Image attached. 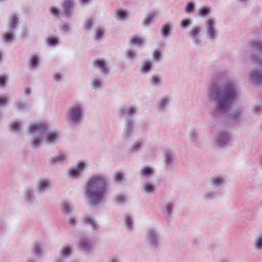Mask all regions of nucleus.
I'll return each mask as SVG.
<instances>
[{"instance_id":"nucleus-1","label":"nucleus","mask_w":262,"mask_h":262,"mask_svg":"<svg viewBox=\"0 0 262 262\" xmlns=\"http://www.w3.org/2000/svg\"><path fill=\"white\" fill-rule=\"evenodd\" d=\"M207 98L220 114H225L230 109L238 96L236 80H228L221 84H212L207 91Z\"/></svg>"},{"instance_id":"nucleus-2","label":"nucleus","mask_w":262,"mask_h":262,"mask_svg":"<svg viewBox=\"0 0 262 262\" xmlns=\"http://www.w3.org/2000/svg\"><path fill=\"white\" fill-rule=\"evenodd\" d=\"M47 125L44 123L36 122L31 124L28 129L31 137V147L38 148L41 145L46 144L54 145L60 140V134L56 130L45 133Z\"/></svg>"},{"instance_id":"nucleus-3","label":"nucleus","mask_w":262,"mask_h":262,"mask_svg":"<svg viewBox=\"0 0 262 262\" xmlns=\"http://www.w3.org/2000/svg\"><path fill=\"white\" fill-rule=\"evenodd\" d=\"M107 182L101 174H96L89 178L85 186V194L93 206L101 204L105 196Z\"/></svg>"},{"instance_id":"nucleus-4","label":"nucleus","mask_w":262,"mask_h":262,"mask_svg":"<svg viewBox=\"0 0 262 262\" xmlns=\"http://www.w3.org/2000/svg\"><path fill=\"white\" fill-rule=\"evenodd\" d=\"M84 112L85 109L83 104H73L69 107L67 112V121L72 126H78L82 122Z\"/></svg>"},{"instance_id":"nucleus-5","label":"nucleus","mask_w":262,"mask_h":262,"mask_svg":"<svg viewBox=\"0 0 262 262\" xmlns=\"http://www.w3.org/2000/svg\"><path fill=\"white\" fill-rule=\"evenodd\" d=\"M213 140L216 145L221 148H224L230 145L232 142V137L227 130L220 129L215 132Z\"/></svg>"},{"instance_id":"nucleus-6","label":"nucleus","mask_w":262,"mask_h":262,"mask_svg":"<svg viewBox=\"0 0 262 262\" xmlns=\"http://www.w3.org/2000/svg\"><path fill=\"white\" fill-rule=\"evenodd\" d=\"M18 24V18L16 14H12L9 17L8 30L3 35L4 41L6 43L11 42L14 37V33Z\"/></svg>"},{"instance_id":"nucleus-7","label":"nucleus","mask_w":262,"mask_h":262,"mask_svg":"<svg viewBox=\"0 0 262 262\" xmlns=\"http://www.w3.org/2000/svg\"><path fill=\"white\" fill-rule=\"evenodd\" d=\"M88 166V162L84 161H80L75 166L68 169L67 175L71 179H79L81 177L82 173L86 170Z\"/></svg>"},{"instance_id":"nucleus-8","label":"nucleus","mask_w":262,"mask_h":262,"mask_svg":"<svg viewBox=\"0 0 262 262\" xmlns=\"http://www.w3.org/2000/svg\"><path fill=\"white\" fill-rule=\"evenodd\" d=\"M146 243L152 248L158 247L160 243V235L158 230L155 228H149L146 234Z\"/></svg>"},{"instance_id":"nucleus-9","label":"nucleus","mask_w":262,"mask_h":262,"mask_svg":"<svg viewBox=\"0 0 262 262\" xmlns=\"http://www.w3.org/2000/svg\"><path fill=\"white\" fill-rule=\"evenodd\" d=\"M205 27L206 37L210 40H214L218 35L215 19L213 18L207 19L205 21Z\"/></svg>"},{"instance_id":"nucleus-10","label":"nucleus","mask_w":262,"mask_h":262,"mask_svg":"<svg viewBox=\"0 0 262 262\" xmlns=\"http://www.w3.org/2000/svg\"><path fill=\"white\" fill-rule=\"evenodd\" d=\"M137 128L133 118L125 117L122 138L128 139L132 137Z\"/></svg>"},{"instance_id":"nucleus-11","label":"nucleus","mask_w":262,"mask_h":262,"mask_svg":"<svg viewBox=\"0 0 262 262\" xmlns=\"http://www.w3.org/2000/svg\"><path fill=\"white\" fill-rule=\"evenodd\" d=\"M70 156L66 151H60L56 154L49 160V163L52 165H62L68 162Z\"/></svg>"},{"instance_id":"nucleus-12","label":"nucleus","mask_w":262,"mask_h":262,"mask_svg":"<svg viewBox=\"0 0 262 262\" xmlns=\"http://www.w3.org/2000/svg\"><path fill=\"white\" fill-rule=\"evenodd\" d=\"M51 182L48 178H39L36 185V190L39 194H44L50 190Z\"/></svg>"},{"instance_id":"nucleus-13","label":"nucleus","mask_w":262,"mask_h":262,"mask_svg":"<svg viewBox=\"0 0 262 262\" xmlns=\"http://www.w3.org/2000/svg\"><path fill=\"white\" fill-rule=\"evenodd\" d=\"M82 222L84 225L89 226L93 232L100 231V227L92 215L89 213L84 214Z\"/></svg>"},{"instance_id":"nucleus-14","label":"nucleus","mask_w":262,"mask_h":262,"mask_svg":"<svg viewBox=\"0 0 262 262\" xmlns=\"http://www.w3.org/2000/svg\"><path fill=\"white\" fill-rule=\"evenodd\" d=\"M62 7V12L61 14L66 18H71L73 15L74 2L72 0H64Z\"/></svg>"},{"instance_id":"nucleus-15","label":"nucleus","mask_w":262,"mask_h":262,"mask_svg":"<svg viewBox=\"0 0 262 262\" xmlns=\"http://www.w3.org/2000/svg\"><path fill=\"white\" fill-rule=\"evenodd\" d=\"M202 28L200 26L193 27L188 33V35L191 38L193 42L199 45L201 42V33Z\"/></svg>"},{"instance_id":"nucleus-16","label":"nucleus","mask_w":262,"mask_h":262,"mask_svg":"<svg viewBox=\"0 0 262 262\" xmlns=\"http://www.w3.org/2000/svg\"><path fill=\"white\" fill-rule=\"evenodd\" d=\"M93 66L98 69L102 75L105 76L108 73V64L105 60L102 59H97L94 61Z\"/></svg>"},{"instance_id":"nucleus-17","label":"nucleus","mask_w":262,"mask_h":262,"mask_svg":"<svg viewBox=\"0 0 262 262\" xmlns=\"http://www.w3.org/2000/svg\"><path fill=\"white\" fill-rule=\"evenodd\" d=\"M91 85L95 91L101 90L103 86V80L101 76L93 75L91 79Z\"/></svg>"},{"instance_id":"nucleus-18","label":"nucleus","mask_w":262,"mask_h":262,"mask_svg":"<svg viewBox=\"0 0 262 262\" xmlns=\"http://www.w3.org/2000/svg\"><path fill=\"white\" fill-rule=\"evenodd\" d=\"M138 108L136 105H131L127 108H121L119 110V113L123 116L133 118L132 117L137 113Z\"/></svg>"},{"instance_id":"nucleus-19","label":"nucleus","mask_w":262,"mask_h":262,"mask_svg":"<svg viewBox=\"0 0 262 262\" xmlns=\"http://www.w3.org/2000/svg\"><path fill=\"white\" fill-rule=\"evenodd\" d=\"M249 79L252 83L260 84L262 83V73L257 70H253L249 73Z\"/></svg>"},{"instance_id":"nucleus-20","label":"nucleus","mask_w":262,"mask_h":262,"mask_svg":"<svg viewBox=\"0 0 262 262\" xmlns=\"http://www.w3.org/2000/svg\"><path fill=\"white\" fill-rule=\"evenodd\" d=\"M173 25L170 22L164 24L161 28V34L163 38H168L172 31Z\"/></svg>"},{"instance_id":"nucleus-21","label":"nucleus","mask_w":262,"mask_h":262,"mask_svg":"<svg viewBox=\"0 0 262 262\" xmlns=\"http://www.w3.org/2000/svg\"><path fill=\"white\" fill-rule=\"evenodd\" d=\"M149 83L154 87H160L163 84L162 76L159 74H154L149 79Z\"/></svg>"},{"instance_id":"nucleus-22","label":"nucleus","mask_w":262,"mask_h":262,"mask_svg":"<svg viewBox=\"0 0 262 262\" xmlns=\"http://www.w3.org/2000/svg\"><path fill=\"white\" fill-rule=\"evenodd\" d=\"M170 102L169 98L167 96H164L160 98L157 103L158 110L161 112H164L167 110Z\"/></svg>"},{"instance_id":"nucleus-23","label":"nucleus","mask_w":262,"mask_h":262,"mask_svg":"<svg viewBox=\"0 0 262 262\" xmlns=\"http://www.w3.org/2000/svg\"><path fill=\"white\" fill-rule=\"evenodd\" d=\"M155 173L154 167L149 166H144L140 170L139 174L141 177L149 178Z\"/></svg>"},{"instance_id":"nucleus-24","label":"nucleus","mask_w":262,"mask_h":262,"mask_svg":"<svg viewBox=\"0 0 262 262\" xmlns=\"http://www.w3.org/2000/svg\"><path fill=\"white\" fill-rule=\"evenodd\" d=\"M124 224L126 230L128 232H133L135 229V225L133 218L130 215H126L124 217Z\"/></svg>"},{"instance_id":"nucleus-25","label":"nucleus","mask_w":262,"mask_h":262,"mask_svg":"<svg viewBox=\"0 0 262 262\" xmlns=\"http://www.w3.org/2000/svg\"><path fill=\"white\" fill-rule=\"evenodd\" d=\"M145 140L140 139L135 141L130 147V151L132 153L136 154L141 150L144 145Z\"/></svg>"},{"instance_id":"nucleus-26","label":"nucleus","mask_w":262,"mask_h":262,"mask_svg":"<svg viewBox=\"0 0 262 262\" xmlns=\"http://www.w3.org/2000/svg\"><path fill=\"white\" fill-rule=\"evenodd\" d=\"M40 59L39 54H32L29 61V66L30 68L36 69L38 68L39 62Z\"/></svg>"},{"instance_id":"nucleus-27","label":"nucleus","mask_w":262,"mask_h":262,"mask_svg":"<svg viewBox=\"0 0 262 262\" xmlns=\"http://www.w3.org/2000/svg\"><path fill=\"white\" fill-rule=\"evenodd\" d=\"M243 115V112L241 109L233 111L230 115V121L232 123H235L239 121Z\"/></svg>"},{"instance_id":"nucleus-28","label":"nucleus","mask_w":262,"mask_h":262,"mask_svg":"<svg viewBox=\"0 0 262 262\" xmlns=\"http://www.w3.org/2000/svg\"><path fill=\"white\" fill-rule=\"evenodd\" d=\"M125 54L126 58L130 62H135L138 59V53L132 49H127Z\"/></svg>"},{"instance_id":"nucleus-29","label":"nucleus","mask_w":262,"mask_h":262,"mask_svg":"<svg viewBox=\"0 0 262 262\" xmlns=\"http://www.w3.org/2000/svg\"><path fill=\"white\" fill-rule=\"evenodd\" d=\"M91 241L88 238H81L78 243V245L80 249L84 251L89 252L91 248Z\"/></svg>"},{"instance_id":"nucleus-30","label":"nucleus","mask_w":262,"mask_h":262,"mask_svg":"<svg viewBox=\"0 0 262 262\" xmlns=\"http://www.w3.org/2000/svg\"><path fill=\"white\" fill-rule=\"evenodd\" d=\"M61 209L63 214L69 215L74 210V206L71 203L63 202L61 203Z\"/></svg>"},{"instance_id":"nucleus-31","label":"nucleus","mask_w":262,"mask_h":262,"mask_svg":"<svg viewBox=\"0 0 262 262\" xmlns=\"http://www.w3.org/2000/svg\"><path fill=\"white\" fill-rule=\"evenodd\" d=\"M73 252L72 248L70 246H63L59 251V256L61 258H67Z\"/></svg>"},{"instance_id":"nucleus-32","label":"nucleus","mask_w":262,"mask_h":262,"mask_svg":"<svg viewBox=\"0 0 262 262\" xmlns=\"http://www.w3.org/2000/svg\"><path fill=\"white\" fill-rule=\"evenodd\" d=\"M156 185L151 182H147L143 186L144 192L147 194H154L156 192Z\"/></svg>"},{"instance_id":"nucleus-33","label":"nucleus","mask_w":262,"mask_h":262,"mask_svg":"<svg viewBox=\"0 0 262 262\" xmlns=\"http://www.w3.org/2000/svg\"><path fill=\"white\" fill-rule=\"evenodd\" d=\"M32 249L34 254L36 257L40 256L45 252L42 244L40 242L35 243L33 246Z\"/></svg>"},{"instance_id":"nucleus-34","label":"nucleus","mask_w":262,"mask_h":262,"mask_svg":"<svg viewBox=\"0 0 262 262\" xmlns=\"http://www.w3.org/2000/svg\"><path fill=\"white\" fill-rule=\"evenodd\" d=\"M47 45L51 48H55L60 44L59 37L55 36H50L46 38Z\"/></svg>"},{"instance_id":"nucleus-35","label":"nucleus","mask_w":262,"mask_h":262,"mask_svg":"<svg viewBox=\"0 0 262 262\" xmlns=\"http://www.w3.org/2000/svg\"><path fill=\"white\" fill-rule=\"evenodd\" d=\"M24 197L28 202H33L36 199L33 188L30 187L26 188L24 191Z\"/></svg>"},{"instance_id":"nucleus-36","label":"nucleus","mask_w":262,"mask_h":262,"mask_svg":"<svg viewBox=\"0 0 262 262\" xmlns=\"http://www.w3.org/2000/svg\"><path fill=\"white\" fill-rule=\"evenodd\" d=\"M153 65L149 60L143 62L140 68V72L143 74H146L149 73L152 70Z\"/></svg>"},{"instance_id":"nucleus-37","label":"nucleus","mask_w":262,"mask_h":262,"mask_svg":"<svg viewBox=\"0 0 262 262\" xmlns=\"http://www.w3.org/2000/svg\"><path fill=\"white\" fill-rule=\"evenodd\" d=\"M250 48L257 51L259 54H262V40H253L250 42Z\"/></svg>"},{"instance_id":"nucleus-38","label":"nucleus","mask_w":262,"mask_h":262,"mask_svg":"<svg viewBox=\"0 0 262 262\" xmlns=\"http://www.w3.org/2000/svg\"><path fill=\"white\" fill-rule=\"evenodd\" d=\"M225 182V179L221 176L213 177L210 181L211 185L215 187L222 186Z\"/></svg>"},{"instance_id":"nucleus-39","label":"nucleus","mask_w":262,"mask_h":262,"mask_svg":"<svg viewBox=\"0 0 262 262\" xmlns=\"http://www.w3.org/2000/svg\"><path fill=\"white\" fill-rule=\"evenodd\" d=\"M157 15V13L155 11H152L149 13L144 19L143 25L145 27L149 26L156 17Z\"/></svg>"},{"instance_id":"nucleus-40","label":"nucleus","mask_w":262,"mask_h":262,"mask_svg":"<svg viewBox=\"0 0 262 262\" xmlns=\"http://www.w3.org/2000/svg\"><path fill=\"white\" fill-rule=\"evenodd\" d=\"M253 247L256 251H262V233L258 235L255 237L253 243Z\"/></svg>"},{"instance_id":"nucleus-41","label":"nucleus","mask_w":262,"mask_h":262,"mask_svg":"<svg viewBox=\"0 0 262 262\" xmlns=\"http://www.w3.org/2000/svg\"><path fill=\"white\" fill-rule=\"evenodd\" d=\"M10 128L15 133H18L21 128V123L18 120L12 121L10 123Z\"/></svg>"},{"instance_id":"nucleus-42","label":"nucleus","mask_w":262,"mask_h":262,"mask_svg":"<svg viewBox=\"0 0 262 262\" xmlns=\"http://www.w3.org/2000/svg\"><path fill=\"white\" fill-rule=\"evenodd\" d=\"M249 58L252 62L258 64L262 68V56L260 55L251 54L249 56Z\"/></svg>"},{"instance_id":"nucleus-43","label":"nucleus","mask_w":262,"mask_h":262,"mask_svg":"<svg viewBox=\"0 0 262 262\" xmlns=\"http://www.w3.org/2000/svg\"><path fill=\"white\" fill-rule=\"evenodd\" d=\"M15 105L17 109L21 111H25L28 108V106L26 102L21 99L16 100Z\"/></svg>"},{"instance_id":"nucleus-44","label":"nucleus","mask_w":262,"mask_h":262,"mask_svg":"<svg viewBox=\"0 0 262 262\" xmlns=\"http://www.w3.org/2000/svg\"><path fill=\"white\" fill-rule=\"evenodd\" d=\"M115 202L120 205H124L127 202V198L125 194L119 193L115 196Z\"/></svg>"},{"instance_id":"nucleus-45","label":"nucleus","mask_w":262,"mask_h":262,"mask_svg":"<svg viewBox=\"0 0 262 262\" xmlns=\"http://www.w3.org/2000/svg\"><path fill=\"white\" fill-rule=\"evenodd\" d=\"M174 160V156L172 152L170 150H167L165 152V162L168 165L172 164Z\"/></svg>"},{"instance_id":"nucleus-46","label":"nucleus","mask_w":262,"mask_h":262,"mask_svg":"<svg viewBox=\"0 0 262 262\" xmlns=\"http://www.w3.org/2000/svg\"><path fill=\"white\" fill-rule=\"evenodd\" d=\"M163 58L162 52L161 50L158 49L154 51L152 53V58L154 62H158L162 60Z\"/></svg>"},{"instance_id":"nucleus-47","label":"nucleus","mask_w":262,"mask_h":262,"mask_svg":"<svg viewBox=\"0 0 262 262\" xmlns=\"http://www.w3.org/2000/svg\"><path fill=\"white\" fill-rule=\"evenodd\" d=\"M211 9L208 6H204L199 10V15L201 17H205L210 14Z\"/></svg>"},{"instance_id":"nucleus-48","label":"nucleus","mask_w":262,"mask_h":262,"mask_svg":"<svg viewBox=\"0 0 262 262\" xmlns=\"http://www.w3.org/2000/svg\"><path fill=\"white\" fill-rule=\"evenodd\" d=\"M59 28L60 30L64 34L70 33L72 30L71 26L67 23H61L59 25Z\"/></svg>"},{"instance_id":"nucleus-49","label":"nucleus","mask_w":262,"mask_h":262,"mask_svg":"<svg viewBox=\"0 0 262 262\" xmlns=\"http://www.w3.org/2000/svg\"><path fill=\"white\" fill-rule=\"evenodd\" d=\"M116 17L120 20H125L127 17V12L123 10H118L116 13Z\"/></svg>"},{"instance_id":"nucleus-50","label":"nucleus","mask_w":262,"mask_h":262,"mask_svg":"<svg viewBox=\"0 0 262 262\" xmlns=\"http://www.w3.org/2000/svg\"><path fill=\"white\" fill-rule=\"evenodd\" d=\"M217 194V193L216 191L208 190L203 193V196L205 200H211L214 198Z\"/></svg>"},{"instance_id":"nucleus-51","label":"nucleus","mask_w":262,"mask_h":262,"mask_svg":"<svg viewBox=\"0 0 262 262\" xmlns=\"http://www.w3.org/2000/svg\"><path fill=\"white\" fill-rule=\"evenodd\" d=\"M195 4L193 2H189L187 3L185 11V12L187 14H191L195 10Z\"/></svg>"},{"instance_id":"nucleus-52","label":"nucleus","mask_w":262,"mask_h":262,"mask_svg":"<svg viewBox=\"0 0 262 262\" xmlns=\"http://www.w3.org/2000/svg\"><path fill=\"white\" fill-rule=\"evenodd\" d=\"M104 33V30L103 28H98L96 29L94 34V39L95 40H101L103 38Z\"/></svg>"},{"instance_id":"nucleus-53","label":"nucleus","mask_w":262,"mask_h":262,"mask_svg":"<svg viewBox=\"0 0 262 262\" xmlns=\"http://www.w3.org/2000/svg\"><path fill=\"white\" fill-rule=\"evenodd\" d=\"M49 12L56 18H60V10L58 8L51 6L49 8Z\"/></svg>"},{"instance_id":"nucleus-54","label":"nucleus","mask_w":262,"mask_h":262,"mask_svg":"<svg viewBox=\"0 0 262 262\" xmlns=\"http://www.w3.org/2000/svg\"><path fill=\"white\" fill-rule=\"evenodd\" d=\"M93 21L92 18H89L86 20L83 25V28L84 30L86 31H90L92 28L93 26Z\"/></svg>"},{"instance_id":"nucleus-55","label":"nucleus","mask_w":262,"mask_h":262,"mask_svg":"<svg viewBox=\"0 0 262 262\" xmlns=\"http://www.w3.org/2000/svg\"><path fill=\"white\" fill-rule=\"evenodd\" d=\"M189 137L193 143H196L199 140V136L197 131L194 129H192L190 131Z\"/></svg>"},{"instance_id":"nucleus-56","label":"nucleus","mask_w":262,"mask_h":262,"mask_svg":"<svg viewBox=\"0 0 262 262\" xmlns=\"http://www.w3.org/2000/svg\"><path fill=\"white\" fill-rule=\"evenodd\" d=\"M191 24V21L189 18L182 19L180 22V26L182 29H186Z\"/></svg>"},{"instance_id":"nucleus-57","label":"nucleus","mask_w":262,"mask_h":262,"mask_svg":"<svg viewBox=\"0 0 262 262\" xmlns=\"http://www.w3.org/2000/svg\"><path fill=\"white\" fill-rule=\"evenodd\" d=\"M173 205L172 203H171L170 202H168V203H166V204L165 205V213L167 215L169 216L171 214V212H172V211L173 209Z\"/></svg>"},{"instance_id":"nucleus-58","label":"nucleus","mask_w":262,"mask_h":262,"mask_svg":"<svg viewBox=\"0 0 262 262\" xmlns=\"http://www.w3.org/2000/svg\"><path fill=\"white\" fill-rule=\"evenodd\" d=\"M130 42L135 45H139L142 43L141 38L138 36H133L130 39Z\"/></svg>"},{"instance_id":"nucleus-59","label":"nucleus","mask_w":262,"mask_h":262,"mask_svg":"<svg viewBox=\"0 0 262 262\" xmlns=\"http://www.w3.org/2000/svg\"><path fill=\"white\" fill-rule=\"evenodd\" d=\"M114 179L118 182H121L124 180V176L122 172H117L114 176Z\"/></svg>"},{"instance_id":"nucleus-60","label":"nucleus","mask_w":262,"mask_h":262,"mask_svg":"<svg viewBox=\"0 0 262 262\" xmlns=\"http://www.w3.org/2000/svg\"><path fill=\"white\" fill-rule=\"evenodd\" d=\"M69 224L72 226L75 227L78 224V220L76 217H71L68 220Z\"/></svg>"},{"instance_id":"nucleus-61","label":"nucleus","mask_w":262,"mask_h":262,"mask_svg":"<svg viewBox=\"0 0 262 262\" xmlns=\"http://www.w3.org/2000/svg\"><path fill=\"white\" fill-rule=\"evenodd\" d=\"M9 103V100L6 97L0 96V106H6Z\"/></svg>"},{"instance_id":"nucleus-62","label":"nucleus","mask_w":262,"mask_h":262,"mask_svg":"<svg viewBox=\"0 0 262 262\" xmlns=\"http://www.w3.org/2000/svg\"><path fill=\"white\" fill-rule=\"evenodd\" d=\"M253 112L256 115H259L262 112V107L260 105L255 106L253 108Z\"/></svg>"},{"instance_id":"nucleus-63","label":"nucleus","mask_w":262,"mask_h":262,"mask_svg":"<svg viewBox=\"0 0 262 262\" xmlns=\"http://www.w3.org/2000/svg\"><path fill=\"white\" fill-rule=\"evenodd\" d=\"M108 262H121V259L120 257L115 256L110 258Z\"/></svg>"},{"instance_id":"nucleus-64","label":"nucleus","mask_w":262,"mask_h":262,"mask_svg":"<svg viewBox=\"0 0 262 262\" xmlns=\"http://www.w3.org/2000/svg\"><path fill=\"white\" fill-rule=\"evenodd\" d=\"M62 78V75L60 73H56L54 76V80L58 82L61 80Z\"/></svg>"}]
</instances>
